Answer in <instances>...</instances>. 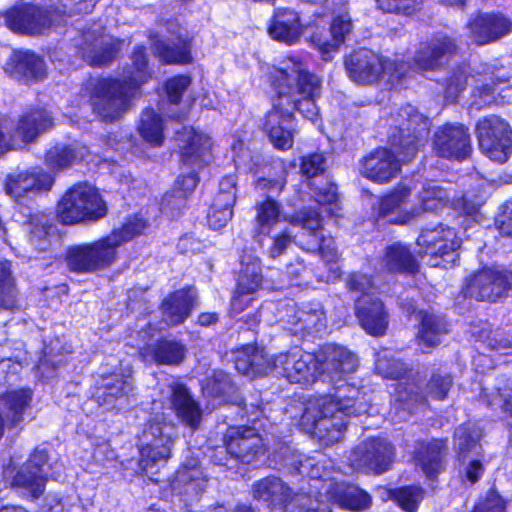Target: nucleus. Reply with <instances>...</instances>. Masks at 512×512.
Returning a JSON list of instances; mask_svg holds the SVG:
<instances>
[{
  "mask_svg": "<svg viewBox=\"0 0 512 512\" xmlns=\"http://www.w3.org/2000/svg\"><path fill=\"white\" fill-rule=\"evenodd\" d=\"M284 462L294 466L298 474L309 478L310 494H292L280 478H263L253 485V497L270 509H284L287 512L291 505H303L307 509L316 507L317 503L332 502L341 508L360 511L370 505V496L357 486L342 481L341 473L333 470L332 460L325 456L302 460L293 453L292 459L285 457Z\"/></svg>",
  "mask_w": 512,
  "mask_h": 512,
  "instance_id": "f257e3e1",
  "label": "nucleus"
},
{
  "mask_svg": "<svg viewBox=\"0 0 512 512\" xmlns=\"http://www.w3.org/2000/svg\"><path fill=\"white\" fill-rule=\"evenodd\" d=\"M266 70L277 97L264 118L263 130L275 148L289 150L297 133L293 111H299L312 123L318 120L315 101L321 82L308 71L307 59L298 55L287 56L277 66L266 67Z\"/></svg>",
  "mask_w": 512,
  "mask_h": 512,
  "instance_id": "f03ea898",
  "label": "nucleus"
},
{
  "mask_svg": "<svg viewBox=\"0 0 512 512\" xmlns=\"http://www.w3.org/2000/svg\"><path fill=\"white\" fill-rule=\"evenodd\" d=\"M368 409L365 393L344 382L335 387L334 395L308 399L300 425L324 445H330L341 440L347 426L346 417L364 414Z\"/></svg>",
  "mask_w": 512,
  "mask_h": 512,
  "instance_id": "7ed1b4c3",
  "label": "nucleus"
},
{
  "mask_svg": "<svg viewBox=\"0 0 512 512\" xmlns=\"http://www.w3.org/2000/svg\"><path fill=\"white\" fill-rule=\"evenodd\" d=\"M357 368L356 356L336 344H326L317 353L293 347L286 353L272 358V373L281 375L292 383L309 385L318 378L338 382Z\"/></svg>",
  "mask_w": 512,
  "mask_h": 512,
  "instance_id": "20e7f679",
  "label": "nucleus"
},
{
  "mask_svg": "<svg viewBox=\"0 0 512 512\" xmlns=\"http://www.w3.org/2000/svg\"><path fill=\"white\" fill-rule=\"evenodd\" d=\"M256 238L262 243V237L270 236L275 228L283 221H288L291 226H301L310 240L307 243L308 250H319L322 259L329 266L326 281H335L340 275V267L337 264L338 252L334 240L324 237L322 233L321 217L319 212L313 209H303L292 218H287L280 211V205L268 197L256 207Z\"/></svg>",
  "mask_w": 512,
  "mask_h": 512,
  "instance_id": "39448f33",
  "label": "nucleus"
},
{
  "mask_svg": "<svg viewBox=\"0 0 512 512\" xmlns=\"http://www.w3.org/2000/svg\"><path fill=\"white\" fill-rule=\"evenodd\" d=\"M132 67L124 71L123 82L114 79H93L85 90L89 91V102L93 111L106 122L119 119L129 108L131 98L150 78L143 47L132 54Z\"/></svg>",
  "mask_w": 512,
  "mask_h": 512,
  "instance_id": "423d86ee",
  "label": "nucleus"
},
{
  "mask_svg": "<svg viewBox=\"0 0 512 512\" xmlns=\"http://www.w3.org/2000/svg\"><path fill=\"white\" fill-rule=\"evenodd\" d=\"M148 226V221L141 215H134L109 235L69 248L66 254L69 269L79 273H95L109 268L117 261L119 248L140 236Z\"/></svg>",
  "mask_w": 512,
  "mask_h": 512,
  "instance_id": "0eeeda50",
  "label": "nucleus"
},
{
  "mask_svg": "<svg viewBox=\"0 0 512 512\" xmlns=\"http://www.w3.org/2000/svg\"><path fill=\"white\" fill-rule=\"evenodd\" d=\"M52 4H59L54 11L34 6H16L4 15L5 25L14 33L23 35H43L48 33L58 23L59 13H89L97 0H50Z\"/></svg>",
  "mask_w": 512,
  "mask_h": 512,
  "instance_id": "6e6552de",
  "label": "nucleus"
},
{
  "mask_svg": "<svg viewBox=\"0 0 512 512\" xmlns=\"http://www.w3.org/2000/svg\"><path fill=\"white\" fill-rule=\"evenodd\" d=\"M405 66L365 48L353 51L345 58L348 77L361 85L385 81L393 86L404 76Z\"/></svg>",
  "mask_w": 512,
  "mask_h": 512,
  "instance_id": "1a4fd4ad",
  "label": "nucleus"
},
{
  "mask_svg": "<svg viewBox=\"0 0 512 512\" xmlns=\"http://www.w3.org/2000/svg\"><path fill=\"white\" fill-rule=\"evenodd\" d=\"M388 121L392 147L402 155V162L410 161L424 144L429 129L428 118L408 104L391 115Z\"/></svg>",
  "mask_w": 512,
  "mask_h": 512,
  "instance_id": "9d476101",
  "label": "nucleus"
},
{
  "mask_svg": "<svg viewBox=\"0 0 512 512\" xmlns=\"http://www.w3.org/2000/svg\"><path fill=\"white\" fill-rule=\"evenodd\" d=\"M56 212L63 224L73 225L103 218L107 214V205L95 186L78 183L61 197Z\"/></svg>",
  "mask_w": 512,
  "mask_h": 512,
  "instance_id": "9b49d317",
  "label": "nucleus"
},
{
  "mask_svg": "<svg viewBox=\"0 0 512 512\" xmlns=\"http://www.w3.org/2000/svg\"><path fill=\"white\" fill-rule=\"evenodd\" d=\"M177 438L176 427L163 415L151 417L139 436V466L145 473L167 462Z\"/></svg>",
  "mask_w": 512,
  "mask_h": 512,
  "instance_id": "f8f14e48",
  "label": "nucleus"
},
{
  "mask_svg": "<svg viewBox=\"0 0 512 512\" xmlns=\"http://www.w3.org/2000/svg\"><path fill=\"white\" fill-rule=\"evenodd\" d=\"M452 385V379L446 375H433L426 385V396L419 394V387L414 383L399 382L391 401L390 416L392 421L402 422L420 407L425 406L426 397L443 400Z\"/></svg>",
  "mask_w": 512,
  "mask_h": 512,
  "instance_id": "ddd939ff",
  "label": "nucleus"
},
{
  "mask_svg": "<svg viewBox=\"0 0 512 512\" xmlns=\"http://www.w3.org/2000/svg\"><path fill=\"white\" fill-rule=\"evenodd\" d=\"M52 126L50 113L43 109L25 113L17 123L9 118H0V155L23 148Z\"/></svg>",
  "mask_w": 512,
  "mask_h": 512,
  "instance_id": "4468645a",
  "label": "nucleus"
},
{
  "mask_svg": "<svg viewBox=\"0 0 512 512\" xmlns=\"http://www.w3.org/2000/svg\"><path fill=\"white\" fill-rule=\"evenodd\" d=\"M346 283L350 291L361 293L356 299L355 309L363 329L374 336L383 335L388 325L387 315L382 302L374 298L375 288L371 280L365 274L352 273Z\"/></svg>",
  "mask_w": 512,
  "mask_h": 512,
  "instance_id": "2eb2a0df",
  "label": "nucleus"
},
{
  "mask_svg": "<svg viewBox=\"0 0 512 512\" xmlns=\"http://www.w3.org/2000/svg\"><path fill=\"white\" fill-rule=\"evenodd\" d=\"M417 245L420 248L419 253L430 256V266L447 267L456 262L461 239L453 228L439 225L423 230L417 238Z\"/></svg>",
  "mask_w": 512,
  "mask_h": 512,
  "instance_id": "dca6fc26",
  "label": "nucleus"
},
{
  "mask_svg": "<svg viewBox=\"0 0 512 512\" xmlns=\"http://www.w3.org/2000/svg\"><path fill=\"white\" fill-rule=\"evenodd\" d=\"M476 130L482 152L495 162L507 161L512 151V131L508 123L492 115L480 120Z\"/></svg>",
  "mask_w": 512,
  "mask_h": 512,
  "instance_id": "f3484780",
  "label": "nucleus"
},
{
  "mask_svg": "<svg viewBox=\"0 0 512 512\" xmlns=\"http://www.w3.org/2000/svg\"><path fill=\"white\" fill-rule=\"evenodd\" d=\"M153 409L175 411L177 417L188 427L195 430L201 421V410L191 397L187 388L177 380L170 378L160 389V398L153 401Z\"/></svg>",
  "mask_w": 512,
  "mask_h": 512,
  "instance_id": "a211bd4d",
  "label": "nucleus"
},
{
  "mask_svg": "<svg viewBox=\"0 0 512 512\" xmlns=\"http://www.w3.org/2000/svg\"><path fill=\"white\" fill-rule=\"evenodd\" d=\"M512 288V273L492 268L482 269L466 279L464 297L494 302Z\"/></svg>",
  "mask_w": 512,
  "mask_h": 512,
  "instance_id": "6ab92c4d",
  "label": "nucleus"
},
{
  "mask_svg": "<svg viewBox=\"0 0 512 512\" xmlns=\"http://www.w3.org/2000/svg\"><path fill=\"white\" fill-rule=\"evenodd\" d=\"M54 183L53 176L42 167H31L8 174L4 181L5 193L20 201L41 192L49 191Z\"/></svg>",
  "mask_w": 512,
  "mask_h": 512,
  "instance_id": "aec40b11",
  "label": "nucleus"
},
{
  "mask_svg": "<svg viewBox=\"0 0 512 512\" xmlns=\"http://www.w3.org/2000/svg\"><path fill=\"white\" fill-rule=\"evenodd\" d=\"M433 151L440 157L464 160L471 152L468 128L462 124H445L439 127L432 140Z\"/></svg>",
  "mask_w": 512,
  "mask_h": 512,
  "instance_id": "412c9836",
  "label": "nucleus"
},
{
  "mask_svg": "<svg viewBox=\"0 0 512 512\" xmlns=\"http://www.w3.org/2000/svg\"><path fill=\"white\" fill-rule=\"evenodd\" d=\"M392 448L385 439H369L359 444L349 457L354 470L382 473L392 461Z\"/></svg>",
  "mask_w": 512,
  "mask_h": 512,
  "instance_id": "4be33fe9",
  "label": "nucleus"
},
{
  "mask_svg": "<svg viewBox=\"0 0 512 512\" xmlns=\"http://www.w3.org/2000/svg\"><path fill=\"white\" fill-rule=\"evenodd\" d=\"M411 196V189L406 185H398L389 193L381 197L375 206L377 220L387 223L406 225L417 219V210L413 205L408 209L407 201Z\"/></svg>",
  "mask_w": 512,
  "mask_h": 512,
  "instance_id": "5701e85b",
  "label": "nucleus"
},
{
  "mask_svg": "<svg viewBox=\"0 0 512 512\" xmlns=\"http://www.w3.org/2000/svg\"><path fill=\"white\" fill-rule=\"evenodd\" d=\"M224 449L232 457L250 463L263 453L264 444L254 428L234 426L224 435Z\"/></svg>",
  "mask_w": 512,
  "mask_h": 512,
  "instance_id": "b1692460",
  "label": "nucleus"
},
{
  "mask_svg": "<svg viewBox=\"0 0 512 512\" xmlns=\"http://www.w3.org/2000/svg\"><path fill=\"white\" fill-rule=\"evenodd\" d=\"M48 459L47 453L42 449H36L28 462L18 471L12 485L31 498H38L43 494L47 479V471L44 469Z\"/></svg>",
  "mask_w": 512,
  "mask_h": 512,
  "instance_id": "393cba45",
  "label": "nucleus"
},
{
  "mask_svg": "<svg viewBox=\"0 0 512 512\" xmlns=\"http://www.w3.org/2000/svg\"><path fill=\"white\" fill-rule=\"evenodd\" d=\"M175 140L184 163L201 167L209 160L213 142L207 134L193 127H183L177 131Z\"/></svg>",
  "mask_w": 512,
  "mask_h": 512,
  "instance_id": "a878e982",
  "label": "nucleus"
},
{
  "mask_svg": "<svg viewBox=\"0 0 512 512\" xmlns=\"http://www.w3.org/2000/svg\"><path fill=\"white\" fill-rule=\"evenodd\" d=\"M261 284L262 273L259 260L250 256L243 258L237 289L231 300L232 310L235 313L242 312L253 301V295Z\"/></svg>",
  "mask_w": 512,
  "mask_h": 512,
  "instance_id": "bb28decb",
  "label": "nucleus"
},
{
  "mask_svg": "<svg viewBox=\"0 0 512 512\" xmlns=\"http://www.w3.org/2000/svg\"><path fill=\"white\" fill-rule=\"evenodd\" d=\"M111 156L108 148L103 157L92 155L85 146L57 144L51 147L45 154V164L54 172L70 168L81 161L99 165L102 160L105 162Z\"/></svg>",
  "mask_w": 512,
  "mask_h": 512,
  "instance_id": "cd10ccee",
  "label": "nucleus"
},
{
  "mask_svg": "<svg viewBox=\"0 0 512 512\" xmlns=\"http://www.w3.org/2000/svg\"><path fill=\"white\" fill-rule=\"evenodd\" d=\"M467 28L472 41L484 45L510 33L512 22L501 13H483L475 16Z\"/></svg>",
  "mask_w": 512,
  "mask_h": 512,
  "instance_id": "c85d7f7f",
  "label": "nucleus"
},
{
  "mask_svg": "<svg viewBox=\"0 0 512 512\" xmlns=\"http://www.w3.org/2000/svg\"><path fill=\"white\" fill-rule=\"evenodd\" d=\"M123 43L122 40L99 33V29H93L83 34L79 51L90 65H103L113 59Z\"/></svg>",
  "mask_w": 512,
  "mask_h": 512,
  "instance_id": "c756f323",
  "label": "nucleus"
},
{
  "mask_svg": "<svg viewBox=\"0 0 512 512\" xmlns=\"http://www.w3.org/2000/svg\"><path fill=\"white\" fill-rule=\"evenodd\" d=\"M132 390L130 372L127 374L113 372L109 375L103 374L101 376V382L96 389L95 397L99 404L107 409L121 408L126 404Z\"/></svg>",
  "mask_w": 512,
  "mask_h": 512,
  "instance_id": "7c9ffc66",
  "label": "nucleus"
},
{
  "mask_svg": "<svg viewBox=\"0 0 512 512\" xmlns=\"http://www.w3.org/2000/svg\"><path fill=\"white\" fill-rule=\"evenodd\" d=\"M400 170V160L386 148H378L360 162V173L367 179L385 183L392 180Z\"/></svg>",
  "mask_w": 512,
  "mask_h": 512,
  "instance_id": "2f4dec72",
  "label": "nucleus"
},
{
  "mask_svg": "<svg viewBox=\"0 0 512 512\" xmlns=\"http://www.w3.org/2000/svg\"><path fill=\"white\" fill-rule=\"evenodd\" d=\"M456 51L452 39L438 35L429 42L421 44L414 58L415 67L421 71L434 70L440 67Z\"/></svg>",
  "mask_w": 512,
  "mask_h": 512,
  "instance_id": "473e14b6",
  "label": "nucleus"
},
{
  "mask_svg": "<svg viewBox=\"0 0 512 512\" xmlns=\"http://www.w3.org/2000/svg\"><path fill=\"white\" fill-rule=\"evenodd\" d=\"M139 353L146 363L177 366L184 361L187 347L175 339H161L141 347Z\"/></svg>",
  "mask_w": 512,
  "mask_h": 512,
  "instance_id": "72a5a7b5",
  "label": "nucleus"
},
{
  "mask_svg": "<svg viewBox=\"0 0 512 512\" xmlns=\"http://www.w3.org/2000/svg\"><path fill=\"white\" fill-rule=\"evenodd\" d=\"M352 21L348 13H341L335 16L330 26V39H323L321 36L314 34L310 38L312 45L318 49L325 61L331 60L339 51L341 45L352 32Z\"/></svg>",
  "mask_w": 512,
  "mask_h": 512,
  "instance_id": "f704fd0d",
  "label": "nucleus"
},
{
  "mask_svg": "<svg viewBox=\"0 0 512 512\" xmlns=\"http://www.w3.org/2000/svg\"><path fill=\"white\" fill-rule=\"evenodd\" d=\"M4 69L11 77L26 82L42 80L46 75L44 61L31 51L14 52Z\"/></svg>",
  "mask_w": 512,
  "mask_h": 512,
  "instance_id": "c9c22d12",
  "label": "nucleus"
},
{
  "mask_svg": "<svg viewBox=\"0 0 512 512\" xmlns=\"http://www.w3.org/2000/svg\"><path fill=\"white\" fill-rule=\"evenodd\" d=\"M268 34L278 42L293 45L303 34L299 14L292 9H277L268 26Z\"/></svg>",
  "mask_w": 512,
  "mask_h": 512,
  "instance_id": "e433bc0d",
  "label": "nucleus"
},
{
  "mask_svg": "<svg viewBox=\"0 0 512 512\" xmlns=\"http://www.w3.org/2000/svg\"><path fill=\"white\" fill-rule=\"evenodd\" d=\"M234 361L236 370L245 376L253 378L272 373V358H267L264 350L253 345L237 350Z\"/></svg>",
  "mask_w": 512,
  "mask_h": 512,
  "instance_id": "4c0bfd02",
  "label": "nucleus"
},
{
  "mask_svg": "<svg viewBox=\"0 0 512 512\" xmlns=\"http://www.w3.org/2000/svg\"><path fill=\"white\" fill-rule=\"evenodd\" d=\"M196 299L195 291L192 288L177 290L162 304V313L165 321L170 326L183 323L189 316Z\"/></svg>",
  "mask_w": 512,
  "mask_h": 512,
  "instance_id": "58836bf2",
  "label": "nucleus"
},
{
  "mask_svg": "<svg viewBox=\"0 0 512 512\" xmlns=\"http://www.w3.org/2000/svg\"><path fill=\"white\" fill-rule=\"evenodd\" d=\"M33 393L29 388L7 391L2 395L0 404L5 421L10 426H17L24 420V414L30 407Z\"/></svg>",
  "mask_w": 512,
  "mask_h": 512,
  "instance_id": "ea45409f",
  "label": "nucleus"
},
{
  "mask_svg": "<svg viewBox=\"0 0 512 512\" xmlns=\"http://www.w3.org/2000/svg\"><path fill=\"white\" fill-rule=\"evenodd\" d=\"M155 54L167 64L188 63L191 59L189 39L179 31L168 40H157L154 43Z\"/></svg>",
  "mask_w": 512,
  "mask_h": 512,
  "instance_id": "a19ab883",
  "label": "nucleus"
},
{
  "mask_svg": "<svg viewBox=\"0 0 512 512\" xmlns=\"http://www.w3.org/2000/svg\"><path fill=\"white\" fill-rule=\"evenodd\" d=\"M172 490L185 497V501L196 498L206 487V480L200 468L181 467L171 483Z\"/></svg>",
  "mask_w": 512,
  "mask_h": 512,
  "instance_id": "79ce46f5",
  "label": "nucleus"
},
{
  "mask_svg": "<svg viewBox=\"0 0 512 512\" xmlns=\"http://www.w3.org/2000/svg\"><path fill=\"white\" fill-rule=\"evenodd\" d=\"M289 323L293 326V333H320L326 329V317L320 304L309 309L298 310Z\"/></svg>",
  "mask_w": 512,
  "mask_h": 512,
  "instance_id": "37998d69",
  "label": "nucleus"
},
{
  "mask_svg": "<svg viewBox=\"0 0 512 512\" xmlns=\"http://www.w3.org/2000/svg\"><path fill=\"white\" fill-rule=\"evenodd\" d=\"M416 268L417 263L407 246L395 243L386 248L381 260V270L413 273Z\"/></svg>",
  "mask_w": 512,
  "mask_h": 512,
  "instance_id": "c03bdc74",
  "label": "nucleus"
},
{
  "mask_svg": "<svg viewBox=\"0 0 512 512\" xmlns=\"http://www.w3.org/2000/svg\"><path fill=\"white\" fill-rule=\"evenodd\" d=\"M449 196L445 189L435 182H427L418 192V202L413 205L417 210V219L427 212H436L448 202Z\"/></svg>",
  "mask_w": 512,
  "mask_h": 512,
  "instance_id": "a18cd8bd",
  "label": "nucleus"
},
{
  "mask_svg": "<svg viewBox=\"0 0 512 512\" xmlns=\"http://www.w3.org/2000/svg\"><path fill=\"white\" fill-rule=\"evenodd\" d=\"M421 327L418 332V343L422 348H432L440 343L442 335L447 333V324L440 316L428 312H420Z\"/></svg>",
  "mask_w": 512,
  "mask_h": 512,
  "instance_id": "49530a36",
  "label": "nucleus"
},
{
  "mask_svg": "<svg viewBox=\"0 0 512 512\" xmlns=\"http://www.w3.org/2000/svg\"><path fill=\"white\" fill-rule=\"evenodd\" d=\"M141 138L151 146H161L165 140L163 118L153 109H145L138 122Z\"/></svg>",
  "mask_w": 512,
  "mask_h": 512,
  "instance_id": "de8ad7c7",
  "label": "nucleus"
},
{
  "mask_svg": "<svg viewBox=\"0 0 512 512\" xmlns=\"http://www.w3.org/2000/svg\"><path fill=\"white\" fill-rule=\"evenodd\" d=\"M447 445L443 440H433L427 444H420L416 454V462L427 477H433L441 468V454Z\"/></svg>",
  "mask_w": 512,
  "mask_h": 512,
  "instance_id": "09e8293b",
  "label": "nucleus"
},
{
  "mask_svg": "<svg viewBox=\"0 0 512 512\" xmlns=\"http://www.w3.org/2000/svg\"><path fill=\"white\" fill-rule=\"evenodd\" d=\"M198 178L195 171L178 177L175 182V187L172 192H168L164 195L162 200L163 209L169 207L180 208L184 205L186 197L193 192L197 186Z\"/></svg>",
  "mask_w": 512,
  "mask_h": 512,
  "instance_id": "8fccbe9b",
  "label": "nucleus"
},
{
  "mask_svg": "<svg viewBox=\"0 0 512 512\" xmlns=\"http://www.w3.org/2000/svg\"><path fill=\"white\" fill-rule=\"evenodd\" d=\"M375 369L383 378L398 379L406 372V365L396 357V352L383 349L377 354Z\"/></svg>",
  "mask_w": 512,
  "mask_h": 512,
  "instance_id": "3c124183",
  "label": "nucleus"
},
{
  "mask_svg": "<svg viewBox=\"0 0 512 512\" xmlns=\"http://www.w3.org/2000/svg\"><path fill=\"white\" fill-rule=\"evenodd\" d=\"M10 262H0V307L12 308L15 300V287L10 272Z\"/></svg>",
  "mask_w": 512,
  "mask_h": 512,
  "instance_id": "603ef678",
  "label": "nucleus"
},
{
  "mask_svg": "<svg viewBox=\"0 0 512 512\" xmlns=\"http://www.w3.org/2000/svg\"><path fill=\"white\" fill-rule=\"evenodd\" d=\"M423 493V489L419 486H406L395 490L393 497L406 512H416L419 503L423 499Z\"/></svg>",
  "mask_w": 512,
  "mask_h": 512,
  "instance_id": "864d4df0",
  "label": "nucleus"
},
{
  "mask_svg": "<svg viewBox=\"0 0 512 512\" xmlns=\"http://www.w3.org/2000/svg\"><path fill=\"white\" fill-rule=\"evenodd\" d=\"M480 434L470 424L459 426L455 431V445L460 456L476 448Z\"/></svg>",
  "mask_w": 512,
  "mask_h": 512,
  "instance_id": "5fc2aeb1",
  "label": "nucleus"
},
{
  "mask_svg": "<svg viewBox=\"0 0 512 512\" xmlns=\"http://www.w3.org/2000/svg\"><path fill=\"white\" fill-rule=\"evenodd\" d=\"M316 202L321 206V210L332 216H337L340 209L338 204V195L336 187L328 184L326 187L319 189L314 194Z\"/></svg>",
  "mask_w": 512,
  "mask_h": 512,
  "instance_id": "6e6d98bb",
  "label": "nucleus"
},
{
  "mask_svg": "<svg viewBox=\"0 0 512 512\" xmlns=\"http://www.w3.org/2000/svg\"><path fill=\"white\" fill-rule=\"evenodd\" d=\"M233 206L234 205H228L225 202L217 205V200H214L208 213L209 227L213 230H219L226 226L232 218Z\"/></svg>",
  "mask_w": 512,
  "mask_h": 512,
  "instance_id": "4d7b16f0",
  "label": "nucleus"
},
{
  "mask_svg": "<svg viewBox=\"0 0 512 512\" xmlns=\"http://www.w3.org/2000/svg\"><path fill=\"white\" fill-rule=\"evenodd\" d=\"M484 80H489L491 83H485L482 86H477V90L479 92L480 97L483 99V104H491L496 102V98L494 96L496 92V84L504 83L508 80V78L501 72V70H497L496 72H491L490 74L485 73Z\"/></svg>",
  "mask_w": 512,
  "mask_h": 512,
  "instance_id": "13d9d810",
  "label": "nucleus"
},
{
  "mask_svg": "<svg viewBox=\"0 0 512 512\" xmlns=\"http://www.w3.org/2000/svg\"><path fill=\"white\" fill-rule=\"evenodd\" d=\"M47 219L35 216L26 226L30 234V241L40 250L46 249V236L50 226L47 225Z\"/></svg>",
  "mask_w": 512,
  "mask_h": 512,
  "instance_id": "bf43d9fd",
  "label": "nucleus"
},
{
  "mask_svg": "<svg viewBox=\"0 0 512 512\" xmlns=\"http://www.w3.org/2000/svg\"><path fill=\"white\" fill-rule=\"evenodd\" d=\"M230 387L229 376L223 371H213L211 377H207L203 384V390L212 396H220Z\"/></svg>",
  "mask_w": 512,
  "mask_h": 512,
  "instance_id": "052dcab7",
  "label": "nucleus"
},
{
  "mask_svg": "<svg viewBox=\"0 0 512 512\" xmlns=\"http://www.w3.org/2000/svg\"><path fill=\"white\" fill-rule=\"evenodd\" d=\"M293 226L285 227L281 232L273 235L272 245L269 248V255L272 258H276L283 254L288 247L293 243L294 236L292 235Z\"/></svg>",
  "mask_w": 512,
  "mask_h": 512,
  "instance_id": "680f3d73",
  "label": "nucleus"
},
{
  "mask_svg": "<svg viewBox=\"0 0 512 512\" xmlns=\"http://www.w3.org/2000/svg\"><path fill=\"white\" fill-rule=\"evenodd\" d=\"M214 200H217V205L225 202L228 205H234L236 201V179L234 176L229 175L224 177L219 183V191Z\"/></svg>",
  "mask_w": 512,
  "mask_h": 512,
  "instance_id": "e2e57ef3",
  "label": "nucleus"
},
{
  "mask_svg": "<svg viewBox=\"0 0 512 512\" xmlns=\"http://www.w3.org/2000/svg\"><path fill=\"white\" fill-rule=\"evenodd\" d=\"M325 158L321 153H312L302 158L301 172L307 177H315L324 171Z\"/></svg>",
  "mask_w": 512,
  "mask_h": 512,
  "instance_id": "0e129e2a",
  "label": "nucleus"
},
{
  "mask_svg": "<svg viewBox=\"0 0 512 512\" xmlns=\"http://www.w3.org/2000/svg\"><path fill=\"white\" fill-rule=\"evenodd\" d=\"M189 85L190 78L187 76L180 75L170 79L166 84V91L170 102L178 103Z\"/></svg>",
  "mask_w": 512,
  "mask_h": 512,
  "instance_id": "69168bd1",
  "label": "nucleus"
},
{
  "mask_svg": "<svg viewBox=\"0 0 512 512\" xmlns=\"http://www.w3.org/2000/svg\"><path fill=\"white\" fill-rule=\"evenodd\" d=\"M468 76L466 70L461 68L454 72L452 77L449 79L446 88L447 98L450 101H454L460 91H462L467 85Z\"/></svg>",
  "mask_w": 512,
  "mask_h": 512,
  "instance_id": "338daca9",
  "label": "nucleus"
},
{
  "mask_svg": "<svg viewBox=\"0 0 512 512\" xmlns=\"http://www.w3.org/2000/svg\"><path fill=\"white\" fill-rule=\"evenodd\" d=\"M505 505L501 497L494 491L489 492L486 500L475 507L474 512H504Z\"/></svg>",
  "mask_w": 512,
  "mask_h": 512,
  "instance_id": "774afa93",
  "label": "nucleus"
}]
</instances>
